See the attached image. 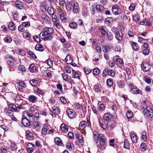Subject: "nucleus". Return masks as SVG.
Listing matches in <instances>:
<instances>
[{"mask_svg": "<svg viewBox=\"0 0 153 153\" xmlns=\"http://www.w3.org/2000/svg\"><path fill=\"white\" fill-rule=\"evenodd\" d=\"M9 108L11 111L14 112H16L17 109L16 107V104L14 105L13 104H10L9 107Z\"/></svg>", "mask_w": 153, "mask_h": 153, "instance_id": "nucleus-36", "label": "nucleus"}, {"mask_svg": "<svg viewBox=\"0 0 153 153\" xmlns=\"http://www.w3.org/2000/svg\"><path fill=\"white\" fill-rule=\"evenodd\" d=\"M130 92L131 93L133 94H142V91L140 90L137 88H132V89H131Z\"/></svg>", "mask_w": 153, "mask_h": 153, "instance_id": "nucleus-16", "label": "nucleus"}, {"mask_svg": "<svg viewBox=\"0 0 153 153\" xmlns=\"http://www.w3.org/2000/svg\"><path fill=\"white\" fill-rule=\"evenodd\" d=\"M78 4L76 2H74L73 4V11L75 13H77L78 11Z\"/></svg>", "mask_w": 153, "mask_h": 153, "instance_id": "nucleus-20", "label": "nucleus"}, {"mask_svg": "<svg viewBox=\"0 0 153 153\" xmlns=\"http://www.w3.org/2000/svg\"><path fill=\"white\" fill-rule=\"evenodd\" d=\"M115 35L116 39L118 41H121L122 40L123 35L121 32L118 31L115 32Z\"/></svg>", "mask_w": 153, "mask_h": 153, "instance_id": "nucleus-11", "label": "nucleus"}, {"mask_svg": "<svg viewBox=\"0 0 153 153\" xmlns=\"http://www.w3.org/2000/svg\"><path fill=\"white\" fill-rule=\"evenodd\" d=\"M135 7V4L134 3H131L129 7V9L131 11L134 10Z\"/></svg>", "mask_w": 153, "mask_h": 153, "instance_id": "nucleus-62", "label": "nucleus"}, {"mask_svg": "<svg viewBox=\"0 0 153 153\" xmlns=\"http://www.w3.org/2000/svg\"><path fill=\"white\" fill-rule=\"evenodd\" d=\"M4 41L6 42L10 43L12 41V39L9 36H7L4 38Z\"/></svg>", "mask_w": 153, "mask_h": 153, "instance_id": "nucleus-63", "label": "nucleus"}, {"mask_svg": "<svg viewBox=\"0 0 153 153\" xmlns=\"http://www.w3.org/2000/svg\"><path fill=\"white\" fill-rule=\"evenodd\" d=\"M27 147V151L28 153H31L33 152L35 148L34 145L32 143H28Z\"/></svg>", "mask_w": 153, "mask_h": 153, "instance_id": "nucleus-13", "label": "nucleus"}, {"mask_svg": "<svg viewBox=\"0 0 153 153\" xmlns=\"http://www.w3.org/2000/svg\"><path fill=\"white\" fill-rule=\"evenodd\" d=\"M37 98L36 96L31 95L29 96L28 99L29 102H32L33 103H34L37 102Z\"/></svg>", "mask_w": 153, "mask_h": 153, "instance_id": "nucleus-17", "label": "nucleus"}, {"mask_svg": "<svg viewBox=\"0 0 153 153\" xmlns=\"http://www.w3.org/2000/svg\"><path fill=\"white\" fill-rule=\"evenodd\" d=\"M75 137L76 139L78 140L80 143H82L83 142V137L82 135L80 134H76Z\"/></svg>", "mask_w": 153, "mask_h": 153, "instance_id": "nucleus-19", "label": "nucleus"}, {"mask_svg": "<svg viewBox=\"0 0 153 153\" xmlns=\"http://www.w3.org/2000/svg\"><path fill=\"white\" fill-rule=\"evenodd\" d=\"M105 108V105L103 104H100L98 107L99 110L100 111H102L104 110Z\"/></svg>", "mask_w": 153, "mask_h": 153, "instance_id": "nucleus-58", "label": "nucleus"}, {"mask_svg": "<svg viewBox=\"0 0 153 153\" xmlns=\"http://www.w3.org/2000/svg\"><path fill=\"white\" fill-rule=\"evenodd\" d=\"M124 147L125 148L128 149L130 148V144L127 140H125L124 142Z\"/></svg>", "mask_w": 153, "mask_h": 153, "instance_id": "nucleus-44", "label": "nucleus"}, {"mask_svg": "<svg viewBox=\"0 0 153 153\" xmlns=\"http://www.w3.org/2000/svg\"><path fill=\"white\" fill-rule=\"evenodd\" d=\"M67 149L71 151L74 149V146L71 143H68L66 144Z\"/></svg>", "mask_w": 153, "mask_h": 153, "instance_id": "nucleus-23", "label": "nucleus"}, {"mask_svg": "<svg viewBox=\"0 0 153 153\" xmlns=\"http://www.w3.org/2000/svg\"><path fill=\"white\" fill-rule=\"evenodd\" d=\"M146 102H143L141 104V108H145V107H146V109H145L143 111V112L145 115L146 116H149V114L147 112V110H148L149 108L151 109L150 107L149 106H146V105L145 104Z\"/></svg>", "mask_w": 153, "mask_h": 153, "instance_id": "nucleus-8", "label": "nucleus"}, {"mask_svg": "<svg viewBox=\"0 0 153 153\" xmlns=\"http://www.w3.org/2000/svg\"><path fill=\"white\" fill-rule=\"evenodd\" d=\"M47 11L50 15L53 14L54 13L53 8L51 7H49L48 8Z\"/></svg>", "mask_w": 153, "mask_h": 153, "instance_id": "nucleus-39", "label": "nucleus"}, {"mask_svg": "<svg viewBox=\"0 0 153 153\" xmlns=\"http://www.w3.org/2000/svg\"><path fill=\"white\" fill-rule=\"evenodd\" d=\"M60 129L62 131L67 132L68 130V127L66 124L63 123L60 126Z\"/></svg>", "mask_w": 153, "mask_h": 153, "instance_id": "nucleus-22", "label": "nucleus"}, {"mask_svg": "<svg viewBox=\"0 0 153 153\" xmlns=\"http://www.w3.org/2000/svg\"><path fill=\"white\" fill-rule=\"evenodd\" d=\"M108 74L112 77H114L115 75V72L113 70H108Z\"/></svg>", "mask_w": 153, "mask_h": 153, "instance_id": "nucleus-52", "label": "nucleus"}, {"mask_svg": "<svg viewBox=\"0 0 153 153\" xmlns=\"http://www.w3.org/2000/svg\"><path fill=\"white\" fill-rule=\"evenodd\" d=\"M108 69L107 68H105L103 71L102 73V76L104 77H106L108 74Z\"/></svg>", "mask_w": 153, "mask_h": 153, "instance_id": "nucleus-64", "label": "nucleus"}, {"mask_svg": "<svg viewBox=\"0 0 153 153\" xmlns=\"http://www.w3.org/2000/svg\"><path fill=\"white\" fill-rule=\"evenodd\" d=\"M141 66L143 71H149L151 68V65L147 62L142 63Z\"/></svg>", "mask_w": 153, "mask_h": 153, "instance_id": "nucleus-5", "label": "nucleus"}, {"mask_svg": "<svg viewBox=\"0 0 153 153\" xmlns=\"http://www.w3.org/2000/svg\"><path fill=\"white\" fill-rule=\"evenodd\" d=\"M106 35L109 40H111L113 39V36L112 33L111 32H110L109 31L107 32Z\"/></svg>", "mask_w": 153, "mask_h": 153, "instance_id": "nucleus-45", "label": "nucleus"}, {"mask_svg": "<svg viewBox=\"0 0 153 153\" xmlns=\"http://www.w3.org/2000/svg\"><path fill=\"white\" fill-rule=\"evenodd\" d=\"M107 84L108 86H111L113 84V81L111 79H107Z\"/></svg>", "mask_w": 153, "mask_h": 153, "instance_id": "nucleus-55", "label": "nucleus"}, {"mask_svg": "<svg viewBox=\"0 0 153 153\" xmlns=\"http://www.w3.org/2000/svg\"><path fill=\"white\" fill-rule=\"evenodd\" d=\"M55 141L57 145H62L63 143L61 139L59 137H56L55 139Z\"/></svg>", "mask_w": 153, "mask_h": 153, "instance_id": "nucleus-33", "label": "nucleus"}, {"mask_svg": "<svg viewBox=\"0 0 153 153\" xmlns=\"http://www.w3.org/2000/svg\"><path fill=\"white\" fill-rule=\"evenodd\" d=\"M52 35L53 34H46L42 32H41L39 34L40 36H42L41 38L45 41L52 40L53 39Z\"/></svg>", "mask_w": 153, "mask_h": 153, "instance_id": "nucleus-3", "label": "nucleus"}, {"mask_svg": "<svg viewBox=\"0 0 153 153\" xmlns=\"http://www.w3.org/2000/svg\"><path fill=\"white\" fill-rule=\"evenodd\" d=\"M8 27L10 30H14L15 27L13 22H11L8 25Z\"/></svg>", "mask_w": 153, "mask_h": 153, "instance_id": "nucleus-43", "label": "nucleus"}, {"mask_svg": "<svg viewBox=\"0 0 153 153\" xmlns=\"http://www.w3.org/2000/svg\"><path fill=\"white\" fill-rule=\"evenodd\" d=\"M118 86L120 88H123L124 85V84L123 81L121 80H118L117 82Z\"/></svg>", "mask_w": 153, "mask_h": 153, "instance_id": "nucleus-49", "label": "nucleus"}, {"mask_svg": "<svg viewBox=\"0 0 153 153\" xmlns=\"http://www.w3.org/2000/svg\"><path fill=\"white\" fill-rule=\"evenodd\" d=\"M96 10L98 12L100 11V10H103L104 7L101 4H97L96 6Z\"/></svg>", "mask_w": 153, "mask_h": 153, "instance_id": "nucleus-40", "label": "nucleus"}, {"mask_svg": "<svg viewBox=\"0 0 153 153\" xmlns=\"http://www.w3.org/2000/svg\"><path fill=\"white\" fill-rule=\"evenodd\" d=\"M41 18L44 22L46 23H49L50 22V19L47 15L45 14L42 15Z\"/></svg>", "mask_w": 153, "mask_h": 153, "instance_id": "nucleus-14", "label": "nucleus"}, {"mask_svg": "<svg viewBox=\"0 0 153 153\" xmlns=\"http://www.w3.org/2000/svg\"><path fill=\"white\" fill-rule=\"evenodd\" d=\"M72 71L73 77L74 78H77L79 79V76L76 71L74 70H72Z\"/></svg>", "mask_w": 153, "mask_h": 153, "instance_id": "nucleus-42", "label": "nucleus"}, {"mask_svg": "<svg viewBox=\"0 0 153 153\" xmlns=\"http://www.w3.org/2000/svg\"><path fill=\"white\" fill-rule=\"evenodd\" d=\"M43 33L48 34H53V30L51 28L46 27L44 28Z\"/></svg>", "mask_w": 153, "mask_h": 153, "instance_id": "nucleus-12", "label": "nucleus"}, {"mask_svg": "<svg viewBox=\"0 0 153 153\" xmlns=\"http://www.w3.org/2000/svg\"><path fill=\"white\" fill-rule=\"evenodd\" d=\"M19 103V104H16V109H17L16 112H23V111H25V109L24 106V105L20 102Z\"/></svg>", "mask_w": 153, "mask_h": 153, "instance_id": "nucleus-7", "label": "nucleus"}, {"mask_svg": "<svg viewBox=\"0 0 153 153\" xmlns=\"http://www.w3.org/2000/svg\"><path fill=\"white\" fill-rule=\"evenodd\" d=\"M23 115L24 117L28 118V119L30 122H33L35 120L34 116L32 113L25 111H23Z\"/></svg>", "mask_w": 153, "mask_h": 153, "instance_id": "nucleus-2", "label": "nucleus"}, {"mask_svg": "<svg viewBox=\"0 0 153 153\" xmlns=\"http://www.w3.org/2000/svg\"><path fill=\"white\" fill-rule=\"evenodd\" d=\"M35 49L36 50L39 51H42L44 50V48L43 47L42 45L38 44H37L35 47Z\"/></svg>", "mask_w": 153, "mask_h": 153, "instance_id": "nucleus-25", "label": "nucleus"}, {"mask_svg": "<svg viewBox=\"0 0 153 153\" xmlns=\"http://www.w3.org/2000/svg\"><path fill=\"white\" fill-rule=\"evenodd\" d=\"M28 69L32 73H35L37 70L36 67L33 64H32L30 65Z\"/></svg>", "mask_w": 153, "mask_h": 153, "instance_id": "nucleus-18", "label": "nucleus"}, {"mask_svg": "<svg viewBox=\"0 0 153 153\" xmlns=\"http://www.w3.org/2000/svg\"><path fill=\"white\" fill-rule=\"evenodd\" d=\"M140 149L142 152L145 151L147 149V147L146 144L144 143H142L140 145Z\"/></svg>", "mask_w": 153, "mask_h": 153, "instance_id": "nucleus-35", "label": "nucleus"}, {"mask_svg": "<svg viewBox=\"0 0 153 153\" xmlns=\"http://www.w3.org/2000/svg\"><path fill=\"white\" fill-rule=\"evenodd\" d=\"M131 44L132 45V47L134 50L136 51H137L139 49V46L138 44L134 42H132Z\"/></svg>", "mask_w": 153, "mask_h": 153, "instance_id": "nucleus-37", "label": "nucleus"}, {"mask_svg": "<svg viewBox=\"0 0 153 153\" xmlns=\"http://www.w3.org/2000/svg\"><path fill=\"white\" fill-rule=\"evenodd\" d=\"M86 125V122L85 121H82L79 123V128L81 130H83L85 128Z\"/></svg>", "mask_w": 153, "mask_h": 153, "instance_id": "nucleus-28", "label": "nucleus"}, {"mask_svg": "<svg viewBox=\"0 0 153 153\" xmlns=\"http://www.w3.org/2000/svg\"><path fill=\"white\" fill-rule=\"evenodd\" d=\"M93 137L94 142L97 144L98 148L101 150L105 149L106 141L104 135L102 134H98L96 131L93 133Z\"/></svg>", "mask_w": 153, "mask_h": 153, "instance_id": "nucleus-1", "label": "nucleus"}, {"mask_svg": "<svg viewBox=\"0 0 153 153\" xmlns=\"http://www.w3.org/2000/svg\"><path fill=\"white\" fill-rule=\"evenodd\" d=\"M17 148L16 145L14 143H12L10 146V148L9 149L10 151H15Z\"/></svg>", "mask_w": 153, "mask_h": 153, "instance_id": "nucleus-31", "label": "nucleus"}, {"mask_svg": "<svg viewBox=\"0 0 153 153\" xmlns=\"http://www.w3.org/2000/svg\"><path fill=\"white\" fill-rule=\"evenodd\" d=\"M66 112L69 117L71 119L74 118L76 115L75 111L71 108L68 109L66 111Z\"/></svg>", "mask_w": 153, "mask_h": 153, "instance_id": "nucleus-6", "label": "nucleus"}, {"mask_svg": "<svg viewBox=\"0 0 153 153\" xmlns=\"http://www.w3.org/2000/svg\"><path fill=\"white\" fill-rule=\"evenodd\" d=\"M72 7V4L71 2L68 3L66 6V8L67 10H70Z\"/></svg>", "mask_w": 153, "mask_h": 153, "instance_id": "nucleus-56", "label": "nucleus"}, {"mask_svg": "<svg viewBox=\"0 0 153 153\" xmlns=\"http://www.w3.org/2000/svg\"><path fill=\"white\" fill-rule=\"evenodd\" d=\"M143 79L148 84H150L151 82V79L148 77H144Z\"/></svg>", "mask_w": 153, "mask_h": 153, "instance_id": "nucleus-53", "label": "nucleus"}, {"mask_svg": "<svg viewBox=\"0 0 153 153\" xmlns=\"http://www.w3.org/2000/svg\"><path fill=\"white\" fill-rule=\"evenodd\" d=\"M65 60L69 64H71L73 62L72 59L70 55H68L67 56Z\"/></svg>", "mask_w": 153, "mask_h": 153, "instance_id": "nucleus-30", "label": "nucleus"}, {"mask_svg": "<svg viewBox=\"0 0 153 153\" xmlns=\"http://www.w3.org/2000/svg\"><path fill=\"white\" fill-rule=\"evenodd\" d=\"M27 54L30 56L32 57L34 59H36V57L35 54L31 51H29L27 52Z\"/></svg>", "mask_w": 153, "mask_h": 153, "instance_id": "nucleus-57", "label": "nucleus"}, {"mask_svg": "<svg viewBox=\"0 0 153 153\" xmlns=\"http://www.w3.org/2000/svg\"><path fill=\"white\" fill-rule=\"evenodd\" d=\"M15 101L16 102L15 104H20V102L22 104L23 103V100H21V98L19 96L16 97V99H15Z\"/></svg>", "mask_w": 153, "mask_h": 153, "instance_id": "nucleus-38", "label": "nucleus"}, {"mask_svg": "<svg viewBox=\"0 0 153 153\" xmlns=\"http://www.w3.org/2000/svg\"><path fill=\"white\" fill-rule=\"evenodd\" d=\"M18 83L19 86L24 88H26L27 86V85L25 83L22 81H19Z\"/></svg>", "mask_w": 153, "mask_h": 153, "instance_id": "nucleus-50", "label": "nucleus"}, {"mask_svg": "<svg viewBox=\"0 0 153 153\" xmlns=\"http://www.w3.org/2000/svg\"><path fill=\"white\" fill-rule=\"evenodd\" d=\"M100 87V85H96L94 86V89L96 91L99 92L101 91Z\"/></svg>", "mask_w": 153, "mask_h": 153, "instance_id": "nucleus-51", "label": "nucleus"}, {"mask_svg": "<svg viewBox=\"0 0 153 153\" xmlns=\"http://www.w3.org/2000/svg\"><path fill=\"white\" fill-rule=\"evenodd\" d=\"M69 26L71 28L75 29L77 27V25L75 22H71L69 24Z\"/></svg>", "mask_w": 153, "mask_h": 153, "instance_id": "nucleus-41", "label": "nucleus"}, {"mask_svg": "<svg viewBox=\"0 0 153 153\" xmlns=\"http://www.w3.org/2000/svg\"><path fill=\"white\" fill-rule=\"evenodd\" d=\"M26 135L27 137L29 139H33V137L32 133L29 130H27L26 131Z\"/></svg>", "mask_w": 153, "mask_h": 153, "instance_id": "nucleus-26", "label": "nucleus"}, {"mask_svg": "<svg viewBox=\"0 0 153 153\" xmlns=\"http://www.w3.org/2000/svg\"><path fill=\"white\" fill-rule=\"evenodd\" d=\"M121 18L124 21H127L128 20L127 16L125 14H122L121 16Z\"/></svg>", "mask_w": 153, "mask_h": 153, "instance_id": "nucleus-61", "label": "nucleus"}, {"mask_svg": "<svg viewBox=\"0 0 153 153\" xmlns=\"http://www.w3.org/2000/svg\"><path fill=\"white\" fill-rule=\"evenodd\" d=\"M16 7L19 9H22L24 8V5L23 3L21 1L16 0L15 2Z\"/></svg>", "mask_w": 153, "mask_h": 153, "instance_id": "nucleus-15", "label": "nucleus"}, {"mask_svg": "<svg viewBox=\"0 0 153 153\" xmlns=\"http://www.w3.org/2000/svg\"><path fill=\"white\" fill-rule=\"evenodd\" d=\"M52 109L53 111H55V113L56 114H59L60 113L59 109L56 106H54L52 108Z\"/></svg>", "mask_w": 153, "mask_h": 153, "instance_id": "nucleus-48", "label": "nucleus"}, {"mask_svg": "<svg viewBox=\"0 0 153 153\" xmlns=\"http://www.w3.org/2000/svg\"><path fill=\"white\" fill-rule=\"evenodd\" d=\"M30 122L27 117H24L22 118V123L25 126H29L30 125Z\"/></svg>", "mask_w": 153, "mask_h": 153, "instance_id": "nucleus-10", "label": "nucleus"}, {"mask_svg": "<svg viewBox=\"0 0 153 153\" xmlns=\"http://www.w3.org/2000/svg\"><path fill=\"white\" fill-rule=\"evenodd\" d=\"M126 115L128 118H130L133 116V113L131 111H128L126 113Z\"/></svg>", "mask_w": 153, "mask_h": 153, "instance_id": "nucleus-47", "label": "nucleus"}, {"mask_svg": "<svg viewBox=\"0 0 153 153\" xmlns=\"http://www.w3.org/2000/svg\"><path fill=\"white\" fill-rule=\"evenodd\" d=\"M111 10L112 13L115 15H119L121 13V9L117 5L113 6Z\"/></svg>", "mask_w": 153, "mask_h": 153, "instance_id": "nucleus-4", "label": "nucleus"}, {"mask_svg": "<svg viewBox=\"0 0 153 153\" xmlns=\"http://www.w3.org/2000/svg\"><path fill=\"white\" fill-rule=\"evenodd\" d=\"M118 56H116L114 57V59L115 60L116 64L119 66H123V60L119 58Z\"/></svg>", "mask_w": 153, "mask_h": 153, "instance_id": "nucleus-9", "label": "nucleus"}, {"mask_svg": "<svg viewBox=\"0 0 153 153\" xmlns=\"http://www.w3.org/2000/svg\"><path fill=\"white\" fill-rule=\"evenodd\" d=\"M33 125L34 128L36 130H38L40 129L39 125L40 123L38 121H35L33 123Z\"/></svg>", "mask_w": 153, "mask_h": 153, "instance_id": "nucleus-34", "label": "nucleus"}, {"mask_svg": "<svg viewBox=\"0 0 153 153\" xmlns=\"http://www.w3.org/2000/svg\"><path fill=\"white\" fill-rule=\"evenodd\" d=\"M94 74L95 75H98L100 73V70L98 68H94L93 70Z\"/></svg>", "mask_w": 153, "mask_h": 153, "instance_id": "nucleus-59", "label": "nucleus"}, {"mask_svg": "<svg viewBox=\"0 0 153 153\" xmlns=\"http://www.w3.org/2000/svg\"><path fill=\"white\" fill-rule=\"evenodd\" d=\"M113 21V18L112 17H107L105 19V23L107 25H109L111 24V22Z\"/></svg>", "mask_w": 153, "mask_h": 153, "instance_id": "nucleus-27", "label": "nucleus"}, {"mask_svg": "<svg viewBox=\"0 0 153 153\" xmlns=\"http://www.w3.org/2000/svg\"><path fill=\"white\" fill-rule=\"evenodd\" d=\"M19 70L22 71V72H25L26 71L25 67L23 65H20L18 67Z\"/></svg>", "mask_w": 153, "mask_h": 153, "instance_id": "nucleus-54", "label": "nucleus"}, {"mask_svg": "<svg viewBox=\"0 0 153 153\" xmlns=\"http://www.w3.org/2000/svg\"><path fill=\"white\" fill-rule=\"evenodd\" d=\"M103 118L104 120L107 121L111 119V116L109 114L106 113L104 114Z\"/></svg>", "mask_w": 153, "mask_h": 153, "instance_id": "nucleus-24", "label": "nucleus"}, {"mask_svg": "<svg viewBox=\"0 0 153 153\" xmlns=\"http://www.w3.org/2000/svg\"><path fill=\"white\" fill-rule=\"evenodd\" d=\"M29 82L31 85L33 87H34L35 88V87H37L36 86L37 85L38 81L37 80L32 79L30 80Z\"/></svg>", "mask_w": 153, "mask_h": 153, "instance_id": "nucleus-21", "label": "nucleus"}, {"mask_svg": "<svg viewBox=\"0 0 153 153\" xmlns=\"http://www.w3.org/2000/svg\"><path fill=\"white\" fill-rule=\"evenodd\" d=\"M34 90L38 94H39L41 95L44 94V92L41 90L39 89L37 87H35L33 88Z\"/></svg>", "mask_w": 153, "mask_h": 153, "instance_id": "nucleus-46", "label": "nucleus"}, {"mask_svg": "<svg viewBox=\"0 0 153 153\" xmlns=\"http://www.w3.org/2000/svg\"><path fill=\"white\" fill-rule=\"evenodd\" d=\"M130 137L132 142L136 143L137 141V138L136 136L134 134H131L130 135Z\"/></svg>", "mask_w": 153, "mask_h": 153, "instance_id": "nucleus-29", "label": "nucleus"}, {"mask_svg": "<svg viewBox=\"0 0 153 153\" xmlns=\"http://www.w3.org/2000/svg\"><path fill=\"white\" fill-rule=\"evenodd\" d=\"M33 38L35 41L37 42H40L41 41V39L37 36H33Z\"/></svg>", "mask_w": 153, "mask_h": 153, "instance_id": "nucleus-60", "label": "nucleus"}, {"mask_svg": "<svg viewBox=\"0 0 153 153\" xmlns=\"http://www.w3.org/2000/svg\"><path fill=\"white\" fill-rule=\"evenodd\" d=\"M48 129L49 128L48 126H44L42 130V134L44 135L46 134L47 131Z\"/></svg>", "mask_w": 153, "mask_h": 153, "instance_id": "nucleus-32", "label": "nucleus"}]
</instances>
